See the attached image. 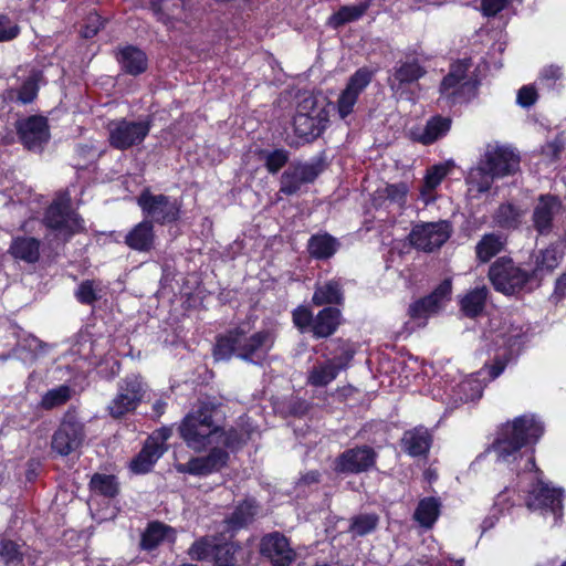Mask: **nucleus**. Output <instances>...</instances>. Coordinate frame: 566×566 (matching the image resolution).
<instances>
[{"instance_id":"f3484780","label":"nucleus","mask_w":566,"mask_h":566,"mask_svg":"<svg viewBox=\"0 0 566 566\" xmlns=\"http://www.w3.org/2000/svg\"><path fill=\"white\" fill-rule=\"evenodd\" d=\"M450 237L447 222H430L416 224L410 234V243L419 250L430 252L439 249Z\"/></svg>"},{"instance_id":"39448f33","label":"nucleus","mask_w":566,"mask_h":566,"mask_svg":"<svg viewBox=\"0 0 566 566\" xmlns=\"http://www.w3.org/2000/svg\"><path fill=\"white\" fill-rule=\"evenodd\" d=\"M331 108L333 107L324 99L305 97L298 104L294 116L295 134L307 142L321 136L329 123Z\"/></svg>"},{"instance_id":"1a4fd4ad","label":"nucleus","mask_w":566,"mask_h":566,"mask_svg":"<svg viewBox=\"0 0 566 566\" xmlns=\"http://www.w3.org/2000/svg\"><path fill=\"white\" fill-rule=\"evenodd\" d=\"M137 205L149 221L167 224L177 221L180 217L181 201L163 193H153L145 189L137 198Z\"/></svg>"},{"instance_id":"338daca9","label":"nucleus","mask_w":566,"mask_h":566,"mask_svg":"<svg viewBox=\"0 0 566 566\" xmlns=\"http://www.w3.org/2000/svg\"><path fill=\"white\" fill-rule=\"evenodd\" d=\"M318 472L316 471H312V472H308L306 473L302 479H301V483L303 484H312V483H316L318 481Z\"/></svg>"},{"instance_id":"4468645a","label":"nucleus","mask_w":566,"mask_h":566,"mask_svg":"<svg viewBox=\"0 0 566 566\" xmlns=\"http://www.w3.org/2000/svg\"><path fill=\"white\" fill-rule=\"evenodd\" d=\"M85 438L84 426L73 416H66L54 432L51 447L60 455H69L76 451Z\"/></svg>"},{"instance_id":"58836bf2","label":"nucleus","mask_w":566,"mask_h":566,"mask_svg":"<svg viewBox=\"0 0 566 566\" xmlns=\"http://www.w3.org/2000/svg\"><path fill=\"white\" fill-rule=\"evenodd\" d=\"M339 244L327 233L313 235L308 241V251L316 259H328L335 254Z\"/></svg>"},{"instance_id":"0eeeda50","label":"nucleus","mask_w":566,"mask_h":566,"mask_svg":"<svg viewBox=\"0 0 566 566\" xmlns=\"http://www.w3.org/2000/svg\"><path fill=\"white\" fill-rule=\"evenodd\" d=\"M470 66L471 61L468 59L453 63L441 83V96L452 104L464 103L475 96L479 83L469 75Z\"/></svg>"},{"instance_id":"bf43d9fd","label":"nucleus","mask_w":566,"mask_h":566,"mask_svg":"<svg viewBox=\"0 0 566 566\" xmlns=\"http://www.w3.org/2000/svg\"><path fill=\"white\" fill-rule=\"evenodd\" d=\"M0 555L6 560V563H12L20 558L21 553L19 551V546L15 543L12 541L2 539Z\"/></svg>"},{"instance_id":"dca6fc26","label":"nucleus","mask_w":566,"mask_h":566,"mask_svg":"<svg viewBox=\"0 0 566 566\" xmlns=\"http://www.w3.org/2000/svg\"><path fill=\"white\" fill-rule=\"evenodd\" d=\"M171 431L163 428L154 432L145 442L142 451L130 462V469L135 473H146L150 471L156 461L167 450L166 441L170 438Z\"/></svg>"},{"instance_id":"f8f14e48","label":"nucleus","mask_w":566,"mask_h":566,"mask_svg":"<svg viewBox=\"0 0 566 566\" xmlns=\"http://www.w3.org/2000/svg\"><path fill=\"white\" fill-rule=\"evenodd\" d=\"M451 282L444 280L429 295L412 302L408 307V315L419 326H424L428 319L442 311L451 300Z\"/></svg>"},{"instance_id":"09e8293b","label":"nucleus","mask_w":566,"mask_h":566,"mask_svg":"<svg viewBox=\"0 0 566 566\" xmlns=\"http://www.w3.org/2000/svg\"><path fill=\"white\" fill-rule=\"evenodd\" d=\"M220 544L213 538L203 537L195 542L189 548V555L192 559L205 560L210 557L214 558V553Z\"/></svg>"},{"instance_id":"49530a36","label":"nucleus","mask_w":566,"mask_h":566,"mask_svg":"<svg viewBox=\"0 0 566 566\" xmlns=\"http://www.w3.org/2000/svg\"><path fill=\"white\" fill-rule=\"evenodd\" d=\"M562 252L557 247H548L545 250L539 251L535 260L534 275L543 271L554 270L562 260Z\"/></svg>"},{"instance_id":"ddd939ff","label":"nucleus","mask_w":566,"mask_h":566,"mask_svg":"<svg viewBox=\"0 0 566 566\" xmlns=\"http://www.w3.org/2000/svg\"><path fill=\"white\" fill-rule=\"evenodd\" d=\"M44 221L48 228L56 231L57 234L64 239H67L84 228L83 220L77 213L70 209L66 199L54 201L48 208Z\"/></svg>"},{"instance_id":"4d7b16f0","label":"nucleus","mask_w":566,"mask_h":566,"mask_svg":"<svg viewBox=\"0 0 566 566\" xmlns=\"http://www.w3.org/2000/svg\"><path fill=\"white\" fill-rule=\"evenodd\" d=\"M20 32L17 23L8 17L0 14V42L14 39Z\"/></svg>"},{"instance_id":"13d9d810","label":"nucleus","mask_w":566,"mask_h":566,"mask_svg":"<svg viewBox=\"0 0 566 566\" xmlns=\"http://www.w3.org/2000/svg\"><path fill=\"white\" fill-rule=\"evenodd\" d=\"M103 25L102 19L97 13H90L83 25L82 35L86 39L93 38L101 27Z\"/></svg>"},{"instance_id":"4be33fe9","label":"nucleus","mask_w":566,"mask_h":566,"mask_svg":"<svg viewBox=\"0 0 566 566\" xmlns=\"http://www.w3.org/2000/svg\"><path fill=\"white\" fill-rule=\"evenodd\" d=\"M319 175L317 164H297L286 169L281 177L280 192L291 196L297 193L302 186L313 182Z\"/></svg>"},{"instance_id":"8fccbe9b","label":"nucleus","mask_w":566,"mask_h":566,"mask_svg":"<svg viewBox=\"0 0 566 566\" xmlns=\"http://www.w3.org/2000/svg\"><path fill=\"white\" fill-rule=\"evenodd\" d=\"M90 484L95 493L107 497H114L118 491L116 479L113 475L95 474Z\"/></svg>"},{"instance_id":"c85d7f7f","label":"nucleus","mask_w":566,"mask_h":566,"mask_svg":"<svg viewBox=\"0 0 566 566\" xmlns=\"http://www.w3.org/2000/svg\"><path fill=\"white\" fill-rule=\"evenodd\" d=\"M176 538V531L163 523L154 522L148 525L142 536V548L151 551L161 543H172Z\"/></svg>"},{"instance_id":"9d476101","label":"nucleus","mask_w":566,"mask_h":566,"mask_svg":"<svg viewBox=\"0 0 566 566\" xmlns=\"http://www.w3.org/2000/svg\"><path fill=\"white\" fill-rule=\"evenodd\" d=\"M150 130V120H130L126 118L108 124V140L116 149L125 150L142 144Z\"/></svg>"},{"instance_id":"cd10ccee","label":"nucleus","mask_w":566,"mask_h":566,"mask_svg":"<svg viewBox=\"0 0 566 566\" xmlns=\"http://www.w3.org/2000/svg\"><path fill=\"white\" fill-rule=\"evenodd\" d=\"M117 61L122 69L130 75H138L147 69L146 54L140 49L133 45L120 49L117 53Z\"/></svg>"},{"instance_id":"774afa93","label":"nucleus","mask_w":566,"mask_h":566,"mask_svg":"<svg viewBox=\"0 0 566 566\" xmlns=\"http://www.w3.org/2000/svg\"><path fill=\"white\" fill-rule=\"evenodd\" d=\"M166 405H167L166 401H164L161 399L156 400L153 405L154 415L156 417H160L165 411Z\"/></svg>"},{"instance_id":"6e6d98bb","label":"nucleus","mask_w":566,"mask_h":566,"mask_svg":"<svg viewBox=\"0 0 566 566\" xmlns=\"http://www.w3.org/2000/svg\"><path fill=\"white\" fill-rule=\"evenodd\" d=\"M293 322L301 332H304L307 328L312 331L314 318L311 310L306 306H298L295 308L293 311Z\"/></svg>"},{"instance_id":"c9c22d12","label":"nucleus","mask_w":566,"mask_h":566,"mask_svg":"<svg viewBox=\"0 0 566 566\" xmlns=\"http://www.w3.org/2000/svg\"><path fill=\"white\" fill-rule=\"evenodd\" d=\"M495 177L480 159L478 165L470 169L467 176L468 191L482 193L489 191Z\"/></svg>"},{"instance_id":"052dcab7","label":"nucleus","mask_w":566,"mask_h":566,"mask_svg":"<svg viewBox=\"0 0 566 566\" xmlns=\"http://www.w3.org/2000/svg\"><path fill=\"white\" fill-rule=\"evenodd\" d=\"M537 98V93L535 88L531 85L523 86L520 88L517 93V104L522 107H530L532 106Z\"/></svg>"},{"instance_id":"ea45409f","label":"nucleus","mask_w":566,"mask_h":566,"mask_svg":"<svg viewBox=\"0 0 566 566\" xmlns=\"http://www.w3.org/2000/svg\"><path fill=\"white\" fill-rule=\"evenodd\" d=\"M486 296L485 286H476L469 291L460 301L462 312L470 317L479 315L484 308Z\"/></svg>"},{"instance_id":"393cba45","label":"nucleus","mask_w":566,"mask_h":566,"mask_svg":"<svg viewBox=\"0 0 566 566\" xmlns=\"http://www.w3.org/2000/svg\"><path fill=\"white\" fill-rule=\"evenodd\" d=\"M562 205L554 196H541L533 211V224L538 233L552 230L554 218L560 212Z\"/></svg>"},{"instance_id":"b1692460","label":"nucleus","mask_w":566,"mask_h":566,"mask_svg":"<svg viewBox=\"0 0 566 566\" xmlns=\"http://www.w3.org/2000/svg\"><path fill=\"white\" fill-rule=\"evenodd\" d=\"M424 69L416 60L398 62L388 77V84L395 94H401L406 87L424 75Z\"/></svg>"},{"instance_id":"f03ea898","label":"nucleus","mask_w":566,"mask_h":566,"mask_svg":"<svg viewBox=\"0 0 566 566\" xmlns=\"http://www.w3.org/2000/svg\"><path fill=\"white\" fill-rule=\"evenodd\" d=\"M523 328L513 324H504L499 329H492L485 335L489 355H492L493 364L472 374L461 381L457 389V396L461 401L469 402L482 397L486 381L499 377L506 364L518 353L522 344Z\"/></svg>"},{"instance_id":"5701e85b","label":"nucleus","mask_w":566,"mask_h":566,"mask_svg":"<svg viewBox=\"0 0 566 566\" xmlns=\"http://www.w3.org/2000/svg\"><path fill=\"white\" fill-rule=\"evenodd\" d=\"M352 358L353 354L345 352L342 356L315 365L308 373L307 382L315 387L328 385L347 366Z\"/></svg>"},{"instance_id":"864d4df0","label":"nucleus","mask_w":566,"mask_h":566,"mask_svg":"<svg viewBox=\"0 0 566 566\" xmlns=\"http://www.w3.org/2000/svg\"><path fill=\"white\" fill-rule=\"evenodd\" d=\"M265 167L271 174H276L289 160V153L284 149H275L264 155Z\"/></svg>"},{"instance_id":"69168bd1","label":"nucleus","mask_w":566,"mask_h":566,"mask_svg":"<svg viewBox=\"0 0 566 566\" xmlns=\"http://www.w3.org/2000/svg\"><path fill=\"white\" fill-rule=\"evenodd\" d=\"M494 507L499 509V511L503 512L504 510H509L511 505H509V493L507 491L501 492L495 497Z\"/></svg>"},{"instance_id":"5fc2aeb1","label":"nucleus","mask_w":566,"mask_h":566,"mask_svg":"<svg viewBox=\"0 0 566 566\" xmlns=\"http://www.w3.org/2000/svg\"><path fill=\"white\" fill-rule=\"evenodd\" d=\"M38 94V78L35 75L30 76L20 87L18 92V99L28 104L31 103Z\"/></svg>"},{"instance_id":"6e6552de","label":"nucleus","mask_w":566,"mask_h":566,"mask_svg":"<svg viewBox=\"0 0 566 566\" xmlns=\"http://www.w3.org/2000/svg\"><path fill=\"white\" fill-rule=\"evenodd\" d=\"M374 75L375 71L367 66L358 69L348 78L346 86L338 94L335 104L327 102L333 107L331 108V113L335 111L339 119L349 124V118L355 111L358 97L370 84Z\"/></svg>"},{"instance_id":"c756f323","label":"nucleus","mask_w":566,"mask_h":566,"mask_svg":"<svg viewBox=\"0 0 566 566\" xmlns=\"http://www.w3.org/2000/svg\"><path fill=\"white\" fill-rule=\"evenodd\" d=\"M213 562L214 566H247V551L234 543L220 544Z\"/></svg>"},{"instance_id":"79ce46f5","label":"nucleus","mask_w":566,"mask_h":566,"mask_svg":"<svg viewBox=\"0 0 566 566\" xmlns=\"http://www.w3.org/2000/svg\"><path fill=\"white\" fill-rule=\"evenodd\" d=\"M504 247V239L494 233L485 234L476 244V256L482 262L490 261Z\"/></svg>"},{"instance_id":"0e129e2a","label":"nucleus","mask_w":566,"mask_h":566,"mask_svg":"<svg viewBox=\"0 0 566 566\" xmlns=\"http://www.w3.org/2000/svg\"><path fill=\"white\" fill-rule=\"evenodd\" d=\"M566 295V273L556 280L554 297L559 301Z\"/></svg>"},{"instance_id":"6ab92c4d","label":"nucleus","mask_w":566,"mask_h":566,"mask_svg":"<svg viewBox=\"0 0 566 566\" xmlns=\"http://www.w3.org/2000/svg\"><path fill=\"white\" fill-rule=\"evenodd\" d=\"M260 552L274 566H289L296 558V553L291 547L289 539L279 532H273L262 537Z\"/></svg>"},{"instance_id":"423d86ee","label":"nucleus","mask_w":566,"mask_h":566,"mask_svg":"<svg viewBox=\"0 0 566 566\" xmlns=\"http://www.w3.org/2000/svg\"><path fill=\"white\" fill-rule=\"evenodd\" d=\"M494 289L505 295H514L531 290L534 274L514 264L512 260L499 259L489 271Z\"/></svg>"},{"instance_id":"a18cd8bd","label":"nucleus","mask_w":566,"mask_h":566,"mask_svg":"<svg viewBox=\"0 0 566 566\" xmlns=\"http://www.w3.org/2000/svg\"><path fill=\"white\" fill-rule=\"evenodd\" d=\"M256 514L258 505L254 500L249 499L237 506L228 522L234 528L242 527L251 522Z\"/></svg>"},{"instance_id":"7ed1b4c3","label":"nucleus","mask_w":566,"mask_h":566,"mask_svg":"<svg viewBox=\"0 0 566 566\" xmlns=\"http://www.w3.org/2000/svg\"><path fill=\"white\" fill-rule=\"evenodd\" d=\"M216 409L212 405L201 402L182 420L179 432L186 444L195 451H201L210 446H222L237 449L249 436L247 432L231 428L223 430L214 420Z\"/></svg>"},{"instance_id":"37998d69","label":"nucleus","mask_w":566,"mask_h":566,"mask_svg":"<svg viewBox=\"0 0 566 566\" xmlns=\"http://www.w3.org/2000/svg\"><path fill=\"white\" fill-rule=\"evenodd\" d=\"M524 217V211L520 208L507 203L499 207L494 214L495 223L501 228H516Z\"/></svg>"},{"instance_id":"9b49d317","label":"nucleus","mask_w":566,"mask_h":566,"mask_svg":"<svg viewBox=\"0 0 566 566\" xmlns=\"http://www.w3.org/2000/svg\"><path fill=\"white\" fill-rule=\"evenodd\" d=\"M146 385L138 375H129L118 384L116 396L107 409L113 418H120L134 411L144 398Z\"/></svg>"},{"instance_id":"a878e982","label":"nucleus","mask_w":566,"mask_h":566,"mask_svg":"<svg viewBox=\"0 0 566 566\" xmlns=\"http://www.w3.org/2000/svg\"><path fill=\"white\" fill-rule=\"evenodd\" d=\"M154 226L149 220L136 224L125 237V243L133 250L147 252L154 247Z\"/></svg>"},{"instance_id":"c03bdc74","label":"nucleus","mask_w":566,"mask_h":566,"mask_svg":"<svg viewBox=\"0 0 566 566\" xmlns=\"http://www.w3.org/2000/svg\"><path fill=\"white\" fill-rule=\"evenodd\" d=\"M104 290L102 282L86 280L78 285L75 296L80 303L90 305L103 296Z\"/></svg>"},{"instance_id":"a211bd4d","label":"nucleus","mask_w":566,"mask_h":566,"mask_svg":"<svg viewBox=\"0 0 566 566\" xmlns=\"http://www.w3.org/2000/svg\"><path fill=\"white\" fill-rule=\"evenodd\" d=\"M19 138L25 148L39 151L50 138L46 118L30 116L17 123Z\"/></svg>"},{"instance_id":"20e7f679","label":"nucleus","mask_w":566,"mask_h":566,"mask_svg":"<svg viewBox=\"0 0 566 566\" xmlns=\"http://www.w3.org/2000/svg\"><path fill=\"white\" fill-rule=\"evenodd\" d=\"M273 344L274 336L270 331L248 335L242 329H234L218 338L213 356L217 360H227L234 355L243 360L260 364Z\"/></svg>"},{"instance_id":"412c9836","label":"nucleus","mask_w":566,"mask_h":566,"mask_svg":"<svg viewBox=\"0 0 566 566\" xmlns=\"http://www.w3.org/2000/svg\"><path fill=\"white\" fill-rule=\"evenodd\" d=\"M376 461L375 451L367 446L344 451L336 460L337 473H360L370 469Z\"/></svg>"},{"instance_id":"e2e57ef3","label":"nucleus","mask_w":566,"mask_h":566,"mask_svg":"<svg viewBox=\"0 0 566 566\" xmlns=\"http://www.w3.org/2000/svg\"><path fill=\"white\" fill-rule=\"evenodd\" d=\"M563 72L559 66L549 65L543 69L541 72V81H557L562 78Z\"/></svg>"},{"instance_id":"f257e3e1","label":"nucleus","mask_w":566,"mask_h":566,"mask_svg":"<svg viewBox=\"0 0 566 566\" xmlns=\"http://www.w3.org/2000/svg\"><path fill=\"white\" fill-rule=\"evenodd\" d=\"M544 430V423L536 415L518 416L501 427L489 452L494 454L496 463L524 475L530 482L525 491V504L530 510L543 515L553 513L557 518L563 506V491L545 482L535 464L533 446Z\"/></svg>"},{"instance_id":"2f4dec72","label":"nucleus","mask_w":566,"mask_h":566,"mask_svg":"<svg viewBox=\"0 0 566 566\" xmlns=\"http://www.w3.org/2000/svg\"><path fill=\"white\" fill-rule=\"evenodd\" d=\"M14 259L34 263L40 258V241L30 237H17L9 249Z\"/></svg>"},{"instance_id":"e433bc0d","label":"nucleus","mask_w":566,"mask_h":566,"mask_svg":"<svg viewBox=\"0 0 566 566\" xmlns=\"http://www.w3.org/2000/svg\"><path fill=\"white\" fill-rule=\"evenodd\" d=\"M368 8L369 2H361L355 6H344L328 18L327 24L333 29H338L346 23L361 18Z\"/></svg>"},{"instance_id":"680f3d73","label":"nucleus","mask_w":566,"mask_h":566,"mask_svg":"<svg viewBox=\"0 0 566 566\" xmlns=\"http://www.w3.org/2000/svg\"><path fill=\"white\" fill-rule=\"evenodd\" d=\"M509 0H482L481 8L484 15L493 17L502 11Z\"/></svg>"},{"instance_id":"7c9ffc66","label":"nucleus","mask_w":566,"mask_h":566,"mask_svg":"<svg viewBox=\"0 0 566 566\" xmlns=\"http://www.w3.org/2000/svg\"><path fill=\"white\" fill-rule=\"evenodd\" d=\"M453 168L452 161L440 163L431 166L427 169L424 176V182L421 188V197L424 202H429L433 199V191L441 184L448 174Z\"/></svg>"},{"instance_id":"f704fd0d","label":"nucleus","mask_w":566,"mask_h":566,"mask_svg":"<svg viewBox=\"0 0 566 566\" xmlns=\"http://www.w3.org/2000/svg\"><path fill=\"white\" fill-rule=\"evenodd\" d=\"M340 312L333 307H325L314 318L312 332L315 337H328L339 324Z\"/></svg>"},{"instance_id":"de8ad7c7","label":"nucleus","mask_w":566,"mask_h":566,"mask_svg":"<svg viewBox=\"0 0 566 566\" xmlns=\"http://www.w3.org/2000/svg\"><path fill=\"white\" fill-rule=\"evenodd\" d=\"M70 398L71 388L69 386L62 385L46 391L41 399L40 406L45 410H50L64 405Z\"/></svg>"},{"instance_id":"3c124183","label":"nucleus","mask_w":566,"mask_h":566,"mask_svg":"<svg viewBox=\"0 0 566 566\" xmlns=\"http://www.w3.org/2000/svg\"><path fill=\"white\" fill-rule=\"evenodd\" d=\"M378 516L376 514H359L355 517H353L349 531L355 536H364L373 531L378 525Z\"/></svg>"},{"instance_id":"2eb2a0df","label":"nucleus","mask_w":566,"mask_h":566,"mask_svg":"<svg viewBox=\"0 0 566 566\" xmlns=\"http://www.w3.org/2000/svg\"><path fill=\"white\" fill-rule=\"evenodd\" d=\"M480 159L495 178L513 175L520 168V156L507 146L488 145Z\"/></svg>"},{"instance_id":"603ef678","label":"nucleus","mask_w":566,"mask_h":566,"mask_svg":"<svg viewBox=\"0 0 566 566\" xmlns=\"http://www.w3.org/2000/svg\"><path fill=\"white\" fill-rule=\"evenodd\" d=\"M379 193L380 197H384L390 205H396L401 208L406 203L408 186L403 182L388 185L384 190L379 191Z\"/></svg>"},{"instance_id":"a19ab883","label":"nucleus","mask_w":566,"mask_h":566,"mask_svg":"<svg viewBox=\"0 0 566 566\" xmlns=\"http://www.w3.org/2000/svg\"><path fill=\"white\" fill-rule=\"evenodd\" d=\"M441 503L436 497L422 499L415 512V520L424 527H431L440 514Z\"/></svg>"},{"instance_id":"bb28decb","label":"nucleus","mask_w":566,"mask_h":566,"mask_svg":"<svg viewBox=\"0 0 566 566\" xmlns=\"http://www.w3.org/2000/svg\"><path fill=\"white\" fill-rule=\"evenodd\" d=\"M150 7L157 19L165 24L171 20L187 21L184 0H151Z\"/></svg>"},{"instance_id":"aec40b11","label":"nucleus","mask_w":566,"mask_h":566,"mask_svg":"<svg viewBox=\"0 0 566 566\" xmlns=\"http://www.w3.org/2000/svg\"><path fill=\"white\" fill-rule=\"evenodd\" d=\"M214 446L210 453L206 457H198L186 463H177L175 465L179 473H189L192 475H207L222 469L228 461V452Z\"/></svg>"},{"instance_id":"473e14b6","label":"nucleus","mask_w":566,"mask_h":566,"mask_svg":"<svg viewBox=\"0 0 566 566\" xmlns=\"http://www.w3.org/2000/svg\"><path fill=\"white\" fill-rule=\"evenodd\" d=\"M430 434L424 428H416L406 431L402 438L405 451L412 457L426 454L430 448Z\"/></svg>"},{"instance_id":"4c0bfd02","label":"nucleus","mask_w":566,"mask_h":566,"mask_svg":"<svg viewBox=\"0 0 566 566\" xmlns=\"http://www.w3.org/2000/svg\"><path fill=\"white\" fill-rule=\"evenodd\" d=\"M343 297L342 285L339 281L333 279L322 284H317L313 295V303L316 306L339 303Z\"/></svg>"},{"instance_id":"72a5a7b5","label":"nucleus","mask_w":566,"mask_h":566,"mask_svg":"<svg viewBox=\"0 0 566 566\" xmlns=\"http://www.w3.org/2000/svg\"><path fill=\"white\" fill-rule=\"evenodd\" d=\"M451 127L449 117L434 116L430 118L422 130L416 134V139L423 145H430L447 135Z\"/></svg>"}]
</instances>
